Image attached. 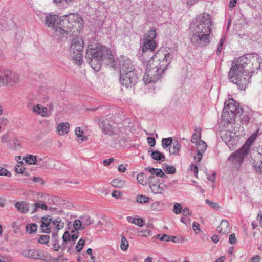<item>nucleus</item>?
Masks as SVG:
<instances>
[{
  "mask_svg": "<svg viewBox=\"0 0 262 262\" xmlns=\"http://www.w3.org/2000/svg\"><path fill=\"white\" fill-rule=\"evenodd\" d=\"M260 63L257 54L246 55L233 60L228 77L240 90H245L250 82L252 75L260 68Z\"/></svg>",
  "mask_w": 262,
  "mask_h": 262,
  "instance_id": "f257e3e1",
  "label": "nucleus"
},
{
  "mask_svg": "<svg viewBox=\"0 0 262 262\" xmlns=\"http://www.w3.org/2000/svg\"><path fill=\"white\" fill-rule=\"evenodd\" d=\"M211 21L207 14L200 15L191 24L190 38L191 42L196 46L202 47L210 42Z\"/></svg>",
  "mask_w": 262,
  "mask_h": 262,
  "instance_id": "f03ea898",
  "label": "nucleus"
},
{
  "mask_svg": "<svg viewBox=\"0 0 262 262\" xmlns=\"http://www.w3.org/2000/svg\"><path fill=\"white\" fill-rule=\"evenodd\" d=\"M172 55L170 53L157 52L149 60L143 81L145 84L155 83L160 78L161 75L170 63Z\"/></svg>",
  "mask_w": 262,
  "mask_h": 262,
  "instance_id": "7ed1b4c3",
  "label": "nucleus"
},
{
  "mask_svg": "<svg viewBox=\"0 0 262 262\" xmlns=\"http://www.w3.org/2000/svg\"><path fill=\"white\" fill-rule=\"evenodd\" d=\"M85 59L91 67L95 71H98L102 63L114 66V57L111 50L107 48L99 46L94 48H88Z\"/></svg>",
  "mask_w": 262,
  "mask_h": 262,
  "instance_id": "20e7f679",
  "label": "nucleus"
},
{
  "mask_svg": "<svg viewBox=\"0 0 262 262\" xmlns=\"http://www.w3.org/2000/svg\"><path fill=\"white\" fill-rule=\"evenodd\" d=\"M83 25V19L79 14H70L64 15L58 23V27L56 29L57 35H63L70 33L75 28L78 31Z\"/></svg>",
  "mask_w": 262,
  "mask_h": 262,
  "instance_id": "39448f33",
  "label": "nucleus"
},
{
  "mask_svg": "<svg viewBox=\"0 0 262 262\" xmlns=\"http://www.w3.org/2000/svg\"><path fill=\"white\" fill-rule=\"evenodd\" d=\"M83 48V41L80 38H74L70 49V58L76 62L78 65L82 63V53Z\"/></svg>",
  "mask_w": 262,
  "mask_h": 262,
  "instance_id": "423d86ee",
  "label": "nucleus"
},
{
  "mask_svg": "<svg viewBox=\"0 0 262 262\" xmlns=\"http://www.w3.org/2000/svg\"><path fill=\"white\" fill-rule=\"evenodd\" d=\"M239 127V125L234 123V126L231 128L232 130L230 128H228V130L224 131L222 134V140L231 150H233L234 146L238 143V135L237 134V129Z\"/></svg>",
  "mask_w": 262,
  "mask_h": 262,
  "instance_id": "0eeeda50",
  "label": "nucleus"
},
{
  "mask_svg": "<svg viewBox=\"0 0 262 262\" xmlns=\"http://www.w3.org/2000/svg\"><path fill=\"white\" fill-rule=\"evenodd\" d=\"M156 35V31L154 28H151L148 33L145 34L142 47V50L143 52H145L147 50L152 52L155 50L157 46V43L155 40Z\"/></svg>",
  "mask_w": 262,
  "mask_h": 262,
  "instance_id": "6e6552de",
  "label": "nucleus"
},
{
  "mask_svg": "<svg viewBox=\"0 0 262 262\" xmlns=\"http://www.w3.org/2000/svg\"><path fill=\"white\" fill-rule=\"evenodd\" d=\"M19 75L12 71H6L0 75V83L2 85L13 86L18 83Z\"/></svg>",
  "mask_w": 262,
  "mask_h": 262,
  "instance_id": "1a4fd4ad",
  "label": "nucleus"
},
{
  "mask_svg": "<svg viewBox=\"0 0 262 262\" xmlns=\"http://www.w3.org/2000/svg\"><path fill=\"white\" fill-rule=\"evenodd\" d=\"M249 150V145L245 144L239 150L231 154L228 160L241 164L244 158L248 155Z\"/></svg>",
  "mask_w": 262,
  "mask_h": 262,
  "instance_id": "9d476101",
  "label": "nucleus"
},
{
  "mask_svg": "<svg viewBox=\"0 0 262 262\" xmlns=\"http://www.w3.org/2000/svg\"><path fill=\"white\" fill-rule=\"evenodd\" d=\"M120 79L121 83L127 88L132 87L138 81L136 72H131L128 73L126 72L120 73Z\"/></svg>",
  "mask_w": 262,
  "mask_h": 262,
  "instance_id": "9b49d317",
  "label": "nucleus"
},
{
  "mask_svg": "<svg viewBox=\"0 0 262 262\" xmlns=\"http://www.w3.org/2000/svg\"><path fill=\"white\" fill-rule=\"evenodd\" d=\"M97 124L101 129L103 134L110 136L117 134L116 128L113 127L112 125L107 119L104 118H99L98 119Z\"/></svg>",
  "mask_w": 262,
  "mask_h": 262,
  "instance_id": "f8f14e48",
  "label": "nucleus"
},
{
  "mask_svg": "<svg viewBox=\"0 0 262 262\" xmlns=\"http://www.w3.org/2000/svg\"><path fill=\"white\" fill-rule=\"evenodd\" d=\"M254 159H251V162L254 165V168L257 172H262V147L252 153Z\"/></svg>",
  "mask_w": 262,
  "mask_h": 262,
  "instance_id": "ddd939ff",
  "label": "nucleus"
},
{
  "mask_svg": "<svg viewBox=\"0 0 262 262\" xmlns=\"http://www.w3.org/2000/svg\"><path fill=\"white\" fill-rule=\"evenodd\" d=\"M22 254L24 256L33 259H46V256L42 251H38L36 249H25L23 251Z\"/></svg>",
  "mask_w": 262,
  "mask_h": 262,
  "instance_id": "4468645a",
  "label": "nucleus"
},
{
  "mask_svg": "<svg viewBox=\"0 0 262 262\" xmlns=\"http://www.w3.org/2000/svg\"><path fill=\"white\" fill-rule=\"evenodd\" d=\"M224 110L239 116L243 113L242 108L238 106L237 103L233 99H229L228 101H225Z\"/></svg>",
  "mask_w": 262,
  "mask_h": 262,
  "instance_id": "2eb2a0df",
  "label": "nucleus"
},
{
  "mask_svg": "<svg viewBox=\"0 0 262 262\" xmlns=\"http://www.w3.org/2000/svg\"><path fill=\"white\" fill-rule=\"evenodd\" d=\"M119 65L120 73L126 72V69H129L130 70L134 69L131 60L125 56H121L120 58Z\"/></svg>",
  "mask_w": 262,
  "mask_h": 262,
  "instance_id": "dca6fc26",
  "label": "nucleus"
},
{
  "mask_svg": "<svg viewBox=\"0 0 262 262\" xmlns=\"http://www.w3.org/2000/svg\"><path fill=\"white\" fill-rule=\"evenodd\" d=\"M237 116L233 113H230L227 111L223 110L222 119V121L227 123V127L230 128V126L232 127L234 126L233 122L234 121V118Z\"/></svg>",
  "mask_w": 262,
  "mask_h": 262,
  "instance_id": "f3484780",
  "label": "nucleus"
},
{
  "mask_svg": "<svg viewBox=\"0 0 262 262\" xmlns=\"http://www.w3.org/2000/svg\"><path fill=\"white\" fill-rule=\"evenodd\" d=\"M58 16L55 14H50L47 15L45 19V24L48 27L51 28L52 29H56L58 27V23H57Z\"/></svg>",
  "mask_w": 262,
  "mask_h": 262,
  "instance_id": "a211bd4d",
  "label": "nucleus"
},
{
  "mask_svg": "<svg viewBox=\"0 0 262 262\" xmlns=\"http://www.w3.org/2000/svg\"><path fill=\"white\" fill-rule=\"evenodd\" d=\"M51 222L52 220L49 215L41 218L40 228L42 232L46 233L50 232Z\"/></svg>",
  "mask_w": 262,
  "mask_h": 262,
  "instance_id": "6ab92c4d",
  "label": "nucleus"
},
{
  "mask_svg": "<svg viewBox=\"0 0 262 262\" xmlns=\"http://www.w3.org/2000/svg\"><path fill=\"white\" fill-rule=\"evenodd\" d=\"M217 231L222 234H228L230 232V227L228 221L223 220L220 225L217 227Z\"/></svg>",
  "mask_w": 262,
  "mask_h": 262,
  "instance_id": "aec40b11",
  "label": "nucleus"
},
{
  "mask_svg": "<svg viewBox=\"0 0 262 262\" xmlns=\"http://www.w3.org/2000/svg\"><path fill=\"white\" fill-rule=\"evenodd\" d=\"M33 111L34 112L40 115L42 117L50 116L51 115V113H48L46 107L40 104H37L34 106L33 108Z\"/></svg>",
  "mask_w": 262,
  "mask_h": 262,
  "instance_id": "412c9836",
  "label": "nucleus"
},
{
  "mask_svg": "<svg viewBox=\"0 0 262 262\" xmlns=\"http://www.w3.org/2000/svg\"><path fill=\"white\" fill-rule=\"evenodd\" d=\"M15 207L20 212L26 213L29 210L30 206L28 203L21 201L17 202L15 205Z\"/></svg>",
  "mask_w": 262,
  "mask_h": 262,
  "instance_id": "4be33fe9",
  "label": "nucleus"
},
{
  "mask_svg": "<svg viewBox=\"0 0 262 262\" xmlns=\"http://www.w3.org/2000/svg\"><path fill=\"white\" fill-rule=\"evenodd\" d=\"M69 128L70 125L68 123H61L58 125L57 130L59 135H63L68 133Z\"/></svg>",
  "mask_w": 262,
  "mask_h": 262,
  "instance_id": "5701e85b",
  "label": "nucleus"
},
{
  "mask_svg": "<svg viewBox=\"0 0 262 262\" xmlns=\"http://www.w3.org/2000/svg\"><path fill=\"white\" fill-rule=\"evenodd\" d=\"M172 146H170L169 149V154L171 155H177L181 148V143L177 140L172 142Z\"/></svg>",
  "mask_w": 262,
  "mask_h": 262,
  "instance_id": "b1692460",
  "label": "nucleus"
},
{
  "mask_svg": "<svg viewBox=\"0 0 262 262\" xmlns=\"http://www.w3.org/2000/svg\"><path fill=\"white\" fill-rule=\"evenodd\" d=\"M31 207L32 208L31 213H34L36 212L38 208H40L44 210H47L48 209L47 206L41 201H40L38 203L32 204Z\"/></svg>",
  "mask_w": 262,
  "mask_h": 262,
  "instance_id": "393cba45",
  "label": "nucleus"
},
{
  "mask_svg": "<svg viewBox=\"0 0 262 262\" xmlns=\"http://www.w3.org/2000/svg\"><path fill=\"white\" fill-rule=\"evenodd\" d=\"M126 220L128 222L134 224L140 227H142L144 223V221L142 218H134L132 216H127Z\"/></svg>",
  "mask_w": 262,
  "mask_h": 262,
  "instance_id": "a878e982",
  "label": "nucleus"
},
{
  "mask_svg": "<svg viewBox=\"0 0 262 262\" xmlns=\"http://www.w3.org/2000/svg\"><path fill=\"white\" fill-rule=\"evenodd\" d=\"M151 157L154 160L157 161H164L166 159L165 155L163 153L157 150L152 151Z\"/></svg>",
  "mask_w": 262,
  "mask_h": 262,
  "instance_id": "bb28decb",
  "label": "nucleus"
},
{
  "mask_svg": "<svg viewBox=\"0 0 262 262\" xmlns=\"http://www.w3.org/2000/svg\"><path fill=\"white\" fill-rule=\"evenodd\" d=\"M201 128L200 127H196L194 130V132L193 134L191 141L192 143H196L200 140L201 138Z\"/></svg>",
  "mask_w": 262,
  "mask_h": 262,
  "instance_id": "cd10ccee",
  "label": "nucleus"
},
{
  "mask_svg": "<svg viewBox=\"0 0 262 262\" xmlns=\"http://www.w3.org/2000/svg\"><path fill=\"white\" fill-rule=\"evenodd\" d=\"M52 224L55 227V228L59 231L64 227V223L62 221V220L59 218H56L55 220L52 221Z\"/></svg>",
  "mask_w": 262,
  "mask_h": 262,
  "instance_id": "c85d7f7f",
  "label": "nucleus"
},
{
  "mask_svg": "<svg viewBox=\"0 0 262 262\" xmlns=\"http://www.w3.org/2000/svg\"><path fill=\"white\" fill-rule=\"evenodd\" d=\"M75 135L80 140V142L87 139V137L84 135V132L80 127H76L75 130Z\"/></svg>",
  "mask_w": 262,
  "mask_h": 262,
  "instance_id": "c756f323",
  "label": "nucleus"
},
{
  "mask_svg": "<svg viewBox=\"0 0 262 262\" xmlns=\"http://www.w3.org/2000/svg\"><path fill=\"white\" fill-rule=\"evenodd\" d=\"M23 160H25L26 163L29 164H37V157L31 155L24 157Z\"/></svg>",
  "mask_w": 262,
  "mask_h": 262,
  "instance_id": "7c9ffc66",
  "label": "nucleus"
},
{
  "mask_svg": "<svg viewBox=\"0 0 262 262\" xmlns=\"http://www.w3.org/2000/svg\"><path fill=\"white\" fill-rule=\"evenodd\" d=\"M80 220L82 221V223L84 228L85 227L91 225L93 223L90 216L87 215H84L81 216Z\"/></svg>",
  "mask_w": 262,
  "mask_h": 262,
  "instance_id": "2f4dec72",
  "label": "nucleus"
},
{
  "mask_svg": "<svg viewBox=\"0 0 262 262\" xmlns=\"http://www.w3.org/2000/svg\"><path fill=\"white\" fill-rule=\"evenodd\" d=\"M207 149V144L203 140H200L196 143V150L204 152Z\"/></svg>",
  "mask_w": 262,
  "mask_h": 262,
  "instance_id": "473e14b6",
  "label": "nucleus"
},
{
  "mask_svg": "<svg viewBox=\"0 0 262 262\" xmlns=\"http://www.w3.org/2000/svg\"><path fill=\"white\" fill-rule=\"evenodd\" d=\"M125 184L124 181L119 179H115L111 182V185L115 187L121 188Z\"/></svg>",
  "mask_w": 262,
  "mask_h": 262,
  "instance_id": "72a5a7b5",
  "label": "nucleus"
},
{
  "mask_svg": "<svg viewBox=\"0 0 262 262\" xmlns=\"http://www.w3.org/2000/svg\"><path fill=\"white\" fill-rule=\"evenodd\" d=\"M150 188L151 191L155 194H162L164 192V189L160 186L159 184L152 185Z\"/></svg>",
  "mask_w": 262,
  "mask_h": 262,
  "instance_id": "f704fd0d",
  "label": "nucleus"
},
{
  "mask_svg": "<svg viewBox=\"0 0 262 262\" xmlns=\"http://www.w3.org/2000/svg\"><path fill=\"white\" fill-rule=\"evenodd\" d=\"M172 143V138L169 137L167 138H163L162 140V146L163 148H166L169 146H171Z\"/></svg>",
  "mask_w": 262,
  "mask_h": 262,
  "instance_id": "c9c22d12",
  "label": "nucleus"
},
{
  "mask_svg": "<svg viewBox=\"0 0 262 262\" xmlns=\"http://www.w3.org/2000/svg\"><path fill=\"white\" fill-rule=\"evenodd\" d=\"M37 225L35 224H28L26 227V230L29 234L35 232L37 230Z\"/></svg>",
  "mask_w": 262,
  "mask_h": 262,
  "instance_id": "e433bc0d",
  "label": "nucleus"
},
{
  "mask_svg": "<svg viewBox=\"0 0 262 262\" xmlns=\"http://www.w3.org/2000/svg\"><path fill=\"white\" fill-rule=\"evenodd\" d=\"M163 169L168 174H173L176 172V168L172 166H169L166 164L163 165Z\"/></svg>",
  "mask_w": 262,
  "mask_h": 262,
  "instance_id": "4c0bfd02",
  "label": "nucleus"
},
{
  "mask_svg": "<svg viewBox=\"0 0 262 262\" xmlns=\"http://www.w3.org/2000/svg\"><path fill=\"white\" fill-rule=\"evenodd\" d=\"M20 146L18 140L16 138L14 139L9 144V148L13 149H16Z\"/></svg>",
  "mask_w": 262,
  "mask_h": 262,
  "instance_id": "58836bf2",
  "label": "nucleus"
},
{
  "mask_svg": "<svg viewBox=\"0 0 262 262\" xmlns=\"http://www.w3.org/2000/svg\"><path fill=\"white\" fill-rule=\"evenodd\" d=\"M73 227L76 230H81L84 229L81 220H76L73 223Z\"/></svg>",
  "mask_w": 262,
  "mask_h": 262,
  "instance_id": "ea45409f",
  "label": "nucleus"
},
{
  "mask_svg": "<svg viewBox=\"0 0 262 262\" xmlns=\"http://www.w3.org/2000/svg\"><path fill=\"white\" fill-rule=\"evenodd\" d=\"M149 198L148 196L143 195H138L137 196V202L139 203H145L149 201Z\"/></svg>",
  "mask_w": 262,
  "mask_h": 262,
  "instance_id": "a19ab883",
  "label": "nucleus"
},
{
  "mask_svg": "<svg viewBox=\"0 0 262 262\" xmlns=\"http://www.w3.org/2000/svg\"><path fill=\"white\" fill-rule=\"evenodd\" d=\"M120 247L123 251L126 250L128 247V242L124 236H122Z\"/></svg>",
  "mask_w": 262,
  "mask_h": 262,
  "instance_id": "79ce46f5",
  "label": "nucleus"
},
{
  "mask_svg": "<svg viewBox=\"0 0 262 262\" xmlns=\"http://www.w3.org/2000/svg\"><path fill=\"white\" fill-rule=\"evenodd\" d=\"M50 237L48 235H41L38 239L39 243L46 244L49 242Z\"/></svg>",
  "mask_w": 262,
  "mask_h": 262,
  "instance_id": "37998d69",
  "label": "nucleus"
},
{
  "mask_svg": "<svg viewBox=\"0 0 262 262\" xmlns=\"http://www.w3.org/2000/svg\"><path fill=\"white\" fill-rule=\"evenodd\" d=\"M148 183L149 186H152V185L158 184V180L155 176H150L148 178Z\"/></svg>",
  "mask_w": 262,
  "mask_h": 262,
  "instance_id": "c03bdc74",
  "label": "nucleus"
},
{
  "mask_svg": "<svg viewBox=\"0 0 262 262\" xmlns=\"http://www.w3.org/2000/svg\"><path fill=\"white\" fill-rule=\"evenodd\" d=\"M62 239L63 241L62 245L63 248H65V244H66L68 242H69L71 239L70 235L68 231L64 232L62 236Z\"/></svg>",
  "mask_w": 262,
  "mask_h": 262,
  "instance_id": "a18cd8bd",
  "label": "nucleus"
},
{
  "mask_svg": "<svg viewBox=\"0 0 262 262\" xmlns=\"http://www.w3.org/2000/svg\"><path fill=\"white\" fill-rule=\"evenodd\" d=\"M205 202L207 204H208L209 206L213 209H217L220 208L217 203L212 202L209 199H206L205 200Z\"/></svg>",
  "mask_w": 262,
  "mask_h": 262,
  "instance_id": "49530a36",
  "label": "nucleus"
},
{
  "mask_svg": "<svg viewBox=\"0 0 262 262\" xmlns=\"http://www.w3.org/2000/svg\"><path fill=\"white\" fill-rule=\"evenodd\" d=\"M182 210V207L180 203H176L173 206V212L176 214H178L180 213Z\"/></svg>",
  "mask_w": 262,
  "mask_h": 262,
  "instance_id": "de8ad7c7",
  "label": "nucleus"
},
{
  "mask_svg": "<svg viewBox=\"0 0 262 262\" xmlns=\"http://www.w3.org/2000/svg\"><path fill=\"white\" fill-rule=\"evenodd\" d=\"M84 243H85V241L82 239H80L78 241V242L76 245V249L77 251L79 252L82 249L83 247L84 246Z\"/></svg>",
  "mask_w": 262,
  "mask_h": 262,
  "instance_id": "09e8293b",
  "label": "nucleus"
},
{
  "mask_svg": "<svg viewBox=\"0 0 262 262\" xmlns=\"http://www.w3.org/2000/svg\"><path fill=\"white\" fill-rule=\"evenodd\" d=\"M145 176V174L143 172L138 174L137 176V180L138 182L139 183L144 185V183H145V181H144Z\"/></svg>",
  "mask_w": 262,
  "mask_h": 262,
  "instance_id": "8fccbe9b",
  "label": "nucleus"
},
{
  "mask_svg": "<svg viewBox=\"0 0 262 262\" xmlns=\"http://www.w3.org/2000/svg\"><path fill=\"white\" fill-rule=\"evenodd\" d=\"M155 175L161 178H164L166 177L163 171L161 169L158 168L156 169Z\"/></svg>",
  "mask_w": 262,
  "mask_h": 262,
  "instance_id": "3c124183",
  "label": "nucleus"
},
{
  "mask_svg": "<svg viewBox=\"0 0 262 262\" xmlns=\"http://www.w3.org/2000/svg\"><path fill=\"white\" fill-rule=\"evenodd\" d=\"M147 140L149 145L151 147H154L155 145L156 140L154 138L147 137Z\"/></svg>",
  "mask_w": 262,
  "mask_h": 262,
  "instance_id": "603ef678",
  "label": "nucleus"
},
{
  "mask_svg": "<svg viewBox=\"0 0 262 262\" xmlns=\"http://www.w3.org/2000/svg\"><path fill=\"white\" fill-rule=\"evenodd\" d=\"M225 41V38L223 37L222 38L221 40H220V43L218 46V48H217V51H216V53L217 54H219L222 50V48H223V43Z\"/></svg>",
  "mask_w": 262,
  "mask_h": 262,
  "instance_id": "864d4df0",
  "label": "nucleus"
},
{
  "mask_svg": "<svg viewBox=\"0 0 262 262\" xmlns=\"http://www.w3.org/2000/svg\"><path fill=\"white\" fill-rule=\"evenodd\" d=\"M237 242L236 238L234 233L230 235L229 237V242L230 244H235Z\"/></svg>",
  "mask_w": 262,
  "mask_h": 262,
  "instance_id": "5fc2aeb1",
  "label": "nucleus"
},
{
  "mask_svg": "<svg viewBox=\"0 0 262 262\" xmlns=\"http://www.w3.org/2000/svg\"><path fill=\"white\" fill-rule=\"evenodd\" d=\"M140 233L142 234V236H147L151 235V231L148 229H143L141 230Z\"/></svg>",
  "mask_w": 262,
  "mask_h": 262,
  "instance_id": "6e6d98bb",
  "label": "nucleus"
},
{
  "mask_svg": "<svg viewBox=\"0 0 262 262\" xmlns=\"http://www.w3.org/2000/svg\"><path fill=\"white\" fill-rule=\"evenodd\" d=\"M203 152L197 151L196 156H194V159L198 162H199L201 160L202 157V154Z\"/></svg>",
  "mask_w": 262,
  "mask_h": 262,
  "instance_id": "4d7b16f0",
  "label": "nucleus"
},
{
  "mask_svg": "<svg viewBox=\"0 0 262 262\" xmlns=\"http://www.w3.org/2000/svg\"><path fill=\"white\" fill-rule=\"evenodd\" d=\"M114 161L113 158H110L108 159H106L103 161V164L104 166H108L110 164Z\"/></svg>",
  "mask_w": 262,
  "mask_h": 262,
  "instance_id": "13d9d810",
  "label": "nucleus"
},
{
  "mask_svg": "<svg viewBox=\"0 0 262 262\" xmlns=\"http://www.w3.org/2000/svg\"><path fill=\"white\" fill-rule=\"evenodd\" d=\"M192 228H193L194 231H195V232L196 231H200V225L198 223H197L196 222H193V225H192Z\"/></svg>",
  "mask_w": 262,
  "mask_h": 262,
  "instance_id": "bf43d9fd",
  "label": "nucleus"
},
{
  "mask_svg": "<svg viewBox=\"0 0 262 262\" xmlns=\"http://www.w3.org/2000/svg\"><path fill=\"white\" fill-rule=\"evenodd\" d=\"M53 249L55 250V251H58L60 248V245L58 243V241L57 240H55L54 241V243H53Z\"/></svg>",
  "mask_w": 262,
  "mask_h": 262,
  "instance_id": "052dcab7",
  "label": "nucleus"
},
{
  "mask_svg": "<svg viewBox=\"0 0 262 262\" xmlns=\"http://www.w3.org/2000/svg\"><path fill=\"white\" fill-rule=\"evenodd\" d=\"M161 241L168 242L170 241L169 235L167 234H163L160 238Z\"/></svg>",
  "mask_w": 262,
  "mask_h": 262,
  "instance_id": "680f3d73",
  "label": "nucleus"
},
{
  "mask_svg": "<svg viewBox=\"0 0 262 262\" xmlns=\"http://www.w3.org/2000/svg\"><path fill=\"white\" fill-rule=\"evenodd\" d=\"M183 214L186 215H191L192 214V212L190 211L189 209L188 208H185L183 209Z\"/></svg>",
  "mask_w": 262,
  "mask_h": 262,
  "instance_id": "e2e57ef3",
  "label": "nucleus"
},
{
  "mask_svg": "<svg viewBox=\"0 0 262 262\" xmlns=\"http://www.w3.org/2000/svg\"><path fill=\"white\" fill-rule=\"evenodd\" d=\"M118 170L119 172L123 173L126 171V168L124 165L120 164L118 166Z\"/></svg>",
  "mask_w": 262,
  "mask_h": 262,
  "instance_id": "0e129e2a",
  "label": "nucleus"
},
{
  "mask_svg": "<svg viewBox=\"0 0 262 262\" xmlns=\"http://www.w3.org/2000/svg\"><path fill=\"white\" fill-rule=\"evenodd\" d=\"M121 195V192L118 191H114L112 193V196L116 199H118Z\"/></svg>",
  "mask_w": 262,
  "mask_h": 262,
  "instance_id": "69168bd1",
  "label": "nucleus"
},
{
  "mask_svg": "<svg viewBox=\"0 0 262 262\" xmlns=\"http://www.w3.org/2000/svg\"><path fill=\"white\" fill-rule=\"evenodd\" d=\"M156 168L147 167L145 169V170L151 173V176H154L156 172Z\"/></svg>",
  "mask_w": 262,
  "mask_h": 262,
  "instance_id": "338daca9",
  "label": "nucleus"
},
{
  "mask_svg": "<svg viewBox=\"0 0 262 262\" xmlns=\"http://www.w3.org/2000/svg\"><path fill=\"white\" fill-rule=\"evenodd\" d=\"M7 170L4 168L0 167V176H6L7 175Z\"/></svg>",
  "mask_w": 262,
  "mask_h": 262,
  "instance_id": "774afa93",
  "label": "nucleus"
}]
</instances>
